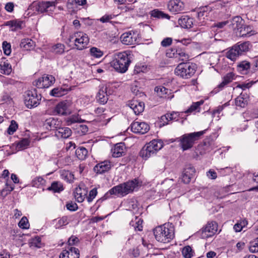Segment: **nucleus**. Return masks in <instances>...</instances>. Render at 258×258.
<instances>
[{
	"mask_svg": "<svg viewBox=\"0 0 258 258\" xmlns=\"http://www.w3.org/2000/svg\"><path fill=\"white\" fill-rule=\"evenodd\" d=\"M139 186V180L137 179L129 180L111 188L103 197V200L107 199L111 195L123 197L134 191Z\"/></svg>",
	"mask_w": 258,
	"mask_h": 258,
	"instance_id": "1",
	"label": "nucleus"
},
{
	"mask_svg": "<svg viewBox=\"0 0 258 258\" xmlns=\"http://www.w3.org/2000/svg\"><path fill=\"white\" fill-rule=\"evenodd\" d=\"M131 54L130 51H122L113 54L110 62L111 66L119 73H124L127 71L131 62Z\"/></svg>",
	"mask_w": 258,
	"mask_h": 258,
	"instance_id": "2",
	"label": "nucleus"
},
{
	"mask_svg": "<svg viewBox=\"0 0 258 258\" xmlns=\"http://www.w3.org/2000/svg\"><path fill=\"white\" fill-rule=\"evenodd\" d=\"M155 238L157 241L167 243L174 237V228L172 224L165 223L155 227L153 230Z\"/></svg>",
	"mask_w": 258,
	"mask_h": 258,
	"instance_id": "3",
	"label": "nucleus"
},
{
	"mask_svg": "<svg viewBox=\"0 0 258 258\" xmlns=\"http://www.w3.org/2000/svg\"><path fill=\"white\" fill-rule=\"evenodd\" d=\"M204 131L185 134L178 139L179 145L183 151L191 149L204 134Z\"/></svg>",
	"mask_w": 258,
	"mask_h": 258,
	"instance_id": "4",
	"label": "nucleus"
},
{
	"mask_svg": "<svg viewBox=\"0 0 258 258\" xmlns=\"http://www.w3.org/2000/svg\"><path fill=\"white\" fill-rule=\"evenodd\" d=\"M196 71V64L193 63H180L175 69V75L183 79L191 78Z\"/></svg>",
	"mask_w": 258,
	"mask_h": 258,
	"instance_id": "5",
	"label": "nucleus"
},
{
	"mask_svg": "<svg viewBox=\"0 0 258 258\" xmlns=\"http://www.w3.org/2000/svg\"><path fill=\"white\" fill-rule=\"evenodd\" d=\"M68 41L70 43H74L75 48L81 50L87 47L89 42V38L86 33L77 32L69 36Z\"/></svg>",
	"mask_w": 258,
	"mask_h": 258,
	"instance_id": "6",
	"label": "nucleus"
},
{
	"mask_svg": "<svg viewBox=\"0 0 258 258\" xmlns=\"http://www.w3.org/2000/svg\"><path fill=\"white\" fill-rule=\"evenodd\" d=\"M57 4L56 1H46L34 2L30 6L31 9L38 13H47L49 15L52 14Z\"/></svg>",
	"mask_w": 258,
	"mask_h": 258,
	"instance_id": "7",
	"label": "nucleus"
},
{
	"mask_svg": "<svg viewBox=\"0 0 258 258\" xmlns=\"http://www.w3.org/2000/svg\"><path fill=\"white\" fill-rule=\"evenodd\" d=\"M24 103L28 108L37 107L40 103L41 95L38 94L35 89L28 90L24 95Z\"/></svg>",
	"mask_w": 258,
	"mask_h": 258,
	"instance_id": "8",
	"label": "nucleus"
},
{
	"mask_svg": "<svg viewBox=\"0 0 258 258\" xmlns=\"http://www.w3.org/2000/svg\"><path fill=\"white\" fill-rule=\"evenodd\" d=\"M113 92L112 85L110 83L100 86L96 96L97 101L102 104H105L108 100V96L112 94Z\"/></svg>",
	"mask_w": 258,
	"mask_h": 258,
	"instance_id": "9",
	"label": "nucleus"
},
{
	"mask_svg": "<svg viewBox=\"0 0 258 258\" xmlns=\"http://www.w3.org/2000/svg\"><path fill=\"white\" fill-rule=\"evenodd\" d=\"M218 230V225L215 222H208L200 231L201 237L207 238L213 236Z\"/></svg>",
	"mask_w": 258,
	"mask_h": 258,
	"instance_id": "10",
	"label": "nucleus"
},
{
	"mask_svg": "<svg viewBox=\"0 0 258 258\" xmlns=\"http://www.w3.org/2000/svg\"><path fill=\"white\" fill-rule=\"evenodd\" d=\"M55 78L51 75L44 74L42 77L36 80L34 83L37 88H48L55 82Z\"/></svg>",
	"mask_w": 258,
	"mask_h": 258,
	"instance_id": "11",
	"label": "nucleus"
},
{
	"mask_svg": "<svg viewBox=\"0 0 258 258\" xmlns=\"http://www.w3.org/2000/svg\"><path fill=\"white\" fill-rule=\"evenodd\" d=\"M185 5L181 0H170L167 4V9L174 14H179L184 10Z\"/></svg>",
	"mask_w": 258,
	"mask_h": 258,
	"instance_id": "12",
	"label": "nucleus"
},
{
	"mask_svg": "<svg viewBox=\"0 0 258 258\" xmlns=\"http://www.w3.org/2000/svg\"><path fill=\"white\" fill-rule=\"evenodd\" d=\"M138 36L137 32L130 31L121 35L120 40L124 45H133L137 42Z\"/></svg>",
	"mask_w": 258,
	"mask_h": 258,
	"instance_id": "13",
	"label": "nucleus"
},
{
	"mask_svg": "<svg viewBox=\"0 0 258 258\" xmlns=\"http://www.w3.org/2000/svg\"><path fill=\"white\" fill-rule=\"evenodd\" d=\"M131 131L136 134H144L147 133L150 126L145 122L134 121L131 125Z\"/></svg>",
	"mask_w": 258,
	"mask_h": 258,
	"instance_id": "14",
	"label": "nucleus"
},
{
	"mask_svg": "<svg viewBox=\"0 0 258 258\" xmlns=\"http://www.w3.org/2000/svg\"><path fill=\"white\" fill-rule=\"evenodd\" d=\"M196 173V169L194 167L191 165H187L185 166L181 176L182 181L185 184L190 182Z\"/></svg>",
	"mask_w": 258,
	"mask_h": 258,
	"instance_id": "15",
	"label": "nucleus"
},
{
	"mask_svg": "<svg viewBox=\"0 0 258 258\" xmlns=\"http://www.w3.org/2000/svg\"><path fill=\"white\" fill-rule=\"evenodd\" d=\"M79 250L77 248L68 246L60 253L59 258H79Z\"/></svg>",
	"mask_w": 258,
	"mask_h": 258,
	"instance_id": "16",
	"label": "nucleus"
},
{
	"mask_svg": "<svg viewBox=\"0 0 258 258\" xmlns=\"http://www.w3.org/2000/svg\"><path fill=\"white\" fill-rule=\"evenodd\" d=\"M61 121L57 118L49 117L45 120L44 125L49 130H58L61 126Z\"/></svg>",
	"mask_w": 258,
	"mask_h": 258,
	"instance_id": "17",
	"label": "nucleus"
},
{
	"mask_svg": "<svg viewBox=\"0 0 258 258\" xmlns=\"http://www.w3.org/2000/svg\"><path fill=\"white\" fill-rule=\"evenodd\" d=\"M70 104L67 101L60 102L54 107L53 113L55 114L64 115L70 113L69 107Z\"/></svg>",
	"mask_w": 258,
	"mask_h": 258,
	"instance_id": "18",
	"label": "nucleus"
},
{
	"mask_svg": "<svg viewBox=\"0 0 258 258\" xmlns=\"http://www.w3.org/2000/svg\"><path fill=\"white\" fill-rule=\"evenodd\" d=\"M235 79V75L233 73H227L223 78L222 82L218 85L217 87L213 90L215 93L222 90L223 88L227 84L231 83Z\"/></svg>",
	"mask_w": 258,
	"mask_h": 258,
	"instance_id": "19",
	"label": "nucleus"
},
{
	"mask_svg": "<svg viewBox=\"0 0 258 258\" xmlns=\"http://www.w3.org/2000/svg\"><path fill=\"white\" fill-rule=\"evenodd\" d=\"M112 166L109 161L105 160L95 165L94 170L97 173L102 174L109 171Z\"/></svg>",
	"mask_w": 258,
	"mask_h": 258,
	"instance_id": "20",
	"label": "nucleus"
},
{
	"mask_svg": "<svg viewBox=\"0 0 258 258\" xmlns=\"http://www.w3.org/2000/svg\"><path fill=\"white\" fill-rule=\"evenodd\" d=\"M88 190L86 188L78 187L74 191V196L78 202L82 203L86 198Z\"/></svg>",
	"mask_w": 258,
	"mask_h": 258,
	"instance_id": "21",
	"label": "nucleus"
},
{
	"mask_svg": "<svg viewBox=\"0 0 258 258\" xmlns=\"http://www.w3.org/2000/svg\"><path fill=\"white\" fill-rule=\"evenodd\" d=\"M230 25L233 31L236 33L242 26H244V21L240 16H235L230 20Z\"/></svg>",
	"mask_w": 258,
	"mask_h": 258,
	"instance_id": "22",
	"label": "nucleus"
},
{
	"mask_svg": "<svg viewBox=\"0 0 258 258\" xmlns=\"http://www.w3.org/2000/svg\"><path fill=\"white\" fill-rule=\"evenodd\" d=\"M178 23L182 28L189 29L192 27L194 20L188 16H183L178 19Z\"/></svg>",
	"mask_w": 258,
	"mask_h": 258,
	"instance_id": "23",
	"label": "nucleus"
},
{
	"mask_svg": "<svg viewBox=\"0 0 258 258\" xmlns=\"http://www.w3.org/2000/svg\"><path fill=\"white\" fill-rule=\"evenodd\" d=\"M128 106L136 115L142 113L144 109V104L142 102H139L137 100H133L130 102Z\"/></svg>",
	"mask_w": 258,
	"mask_h": 258,
	"instance_id": "24",
	"label": "nucleus"
},
{
	"mask_svg": "<svg viewBox=\"0 0 258 258\" xmlns=\"http://www.w3.org/2000/svg\"><path fill=\"white\" fill-rule=\"evenodd\" d=\"M125 146L122 143L116 144L113 148L111 149L112 155L114 158L120 157L122 156L124 153Z\"/></svg>",
	"mask_w": 258,
	"mask_h": 258,
	"instance_id": "25",
	"label": "nucleus"
},
{
	"mask_svg": "<svg viewBox=\"0 0 258 258\" xmlns=\"http://www.w3.org/2000/svg\"><path fill=\"white\" fill-rule=\"evenodd\" d=\"M236 34L240 37H249L254 34V32L252 30V28L250 26L244 24L243 26L240 28L238 31H236Z\"/></svg>",
	"mask_w": 258,
	"mask_h": 258,
	"instance_id": "26",
	"label": "nucleus"
},
{
	"mask_svg": "<svg viewBox=\"0 0 258 258\" xmlns=\"http://www.w3.org/2000/svg\"><path fill=\"white\" fill-rule=\"evenodd\" d=\"M23 23V22L22 21L14 20L5 22L4 24V26H9L11 31H16L18 29H21L22 28Z\"/></svg>",
	"mask_w": 258,
	"mask_h": 258,
	"instance_id": "27",
	"label": "nucleus"
},
{
	"mask_svg": "<svg viewBox=\"0 0 258 258\" xmlns=\"http://www.w3.org/2000/svg\"><path fill=\"white\" fill-rule=\"evenodd\" d=\"M154 155H155V154L153 152V150L150 149V147H149L147 144L143 147L140 152V156L145 160H147Z\"/></svg>",
	"mask_w": 258,
	"mask_h": 258,
	"instance_id": "28",
	"label": "nucleus"
},
{
	"mask_svg": "<svg viewBox=\"0 0 258 258\" xmlns=\"http://www.w3.org/2000/svg\"><path fill=\"white\" fill-rule=\"evenodd\" d=\"M69 90L70 88H68L56 87L51 90L50 95L54 97H58L66 94Z\"/></svg>",
	"mask_w": 258,
	"mask_h": 258,
	"instance_id": "29",
	"label": "nucleus"
},
{
	"mask_svg": "<svg viewBox=\"0 0 258 258\" xmlns=\"http://www.w3.org/2000/svg\"><path fill=\"white\" fill-rule=\"evenodd\" d=\"M150 149L153 150V152L156 154V153L159 151L163 146V142L160 140H153L149 143H147Z\"/></svg>",
	"mask_w": 258,
	"mask_h": 258,
	"instance_id": "30",
	"label": "nucleus"
},
{
	"mask_svg": "<svg viewBox=\"0 0 258 258\" xmlns=\"http://www.w3.org/2000/svg\"><path fill=\"white\" fill-rule=\"evenodd\" d=\"M34 42L29 38L23 39L20 44L21 48L24 50H30L34 48Z\"/></svg>",
	"mask_w": 258,
	"mask_h": 258,
	"instance_id": "31",
	"label": "nucleus"
},
{
	"mask_svg": "<svg viewBox=\"0 0 258 258\" xmlns=\"http://www.w3.org/2000/svg\"><path fill=\"white\" fill-rule=\"evenodd\" d=\"M240 55H241L240 52L235 45L232 46L226 53V56L232 61H235Z\"/></svg>",
	"mask_w": 258,
	"mask_h": 258,
	"instance_id": "32",
	"label": "nucleus"
},
{
	"mask_svg": "<svg viewBox=\"0 0 258 258\" xmlns=\"http://www.w3.org/2000/svg\"><path fill=\"white\" fill-rule=\"evenodd\" d=\"M1 73L3 74L9 75L12 72V69L8 60H2L0 63Z\"/></svg>",
	"mask_w": 258,
	"mask_h": 258,
	"instance_id": "33",
	"label": "nucleus"
},
{
	"mask_svg": "<svg viewBox=\"0 0 258 258\" xmlns=\"http://www.w3.org/2000/svg\"><path fill=\"white\" fill-rule=\"evenodd\" d=\"M57 131V136L64 139L68 138L72 133L71 130L68 127H61L60 126Z\"/></svg>",
	"mask_w": 258,
	"mask_h": 258,
	"instance_id": "34",
	"label": "nucleus"
},
{
	"mask_svg": "<svg viewBox=\"0 0 258 258\" xmlns=\"http://www.w3.org/2000/svg\"><path fill=\"white\" fill-rule=\"evenodd\" d=\"M204 103V101L200 100L193 103L191 105L184 111L185 113H190L194 112H199L200 111V106Z\"/></svg>",
	"mask_w": 258,
	"mask_h": 258,
	"instance_id": "35",
	"label": "nucleus"
},
{
	"mask_svg": "<svg viewBox=\"0 0 258 258\" xmlns=\"http://www.w3.org/2000/svg\"><path fill=\"white\" fill-rule=\"evenodd\" d=\"M211 11V8L208 6L201 8L198 11L197 17L199 19H201L202 18L204 19L205 17H207Z\"/></svg>",
	"mask_w": 258,
	"mask_h": 258,
	"instance_id": "36",
	"label": "nucleus"
},
{
	"mask_svg": "<svg viewBox=\"0 0 258 258\" xmlns=\"http://www.w3.org/2000/svg\"><path fill=\"white\" fill-rule=\"evenodd\" d=\"M49 190H52L54 192H59L63 190L62 183L58 181H54L50 186L47 188Z\"/></svg>",
	"mask_w": 258,
	"mask_h": 258,
	"instance_id": "37",
	"label": "nucleus"
},
{
	"mask_svg": "<svg viewBox=\"0 0 258 258\" xmlns=\"http://www.w3.org/2000/svg\"><path fill=\"white\" fill-rule=\"evenodd\" d=\"M29 245L30 247L32 248H40L42 245L41 238L38 236L32 238L29 241Z\"/></svg>",
	"mask_w": 258,
	"mask_h": 258,
	"instance_id": "38",
	"label": "nucleus"
},
{
	"mask_svg": "<svg viewBox=\"0 0 258 258\" xmlns=\"http://www.w3.org/2000/svg\"><path fill=\"white\" fill-rule=\"evenodd\" d=\"M247 224L248 221L245 219H241L234 225L233 229L236 232H240Z\"/></svg>",
	"mask_w": 258,
	"mask_h": 258,
	"instance_id": "39",
	"label": "nucleus"
},
{
	"mask_svg": "<svg viewBox=\"0 0 258 258\" xmlns=\"http://www.w3.org/2000/svg\"><path fill=\"white\" fill-rule=\"evenodd\" d=\"M14 189V185L13 184L7 182L6 183L5 187L1 191V196L4 198Z\"/></svg>",
	"mask_w": 258,
	"mask_h": 258,
	"instance_id": "40",
	"label": "nucleus"
},
{
	"mask_svg": "<svg viewBox=\"0 0 258 258\" xmlns=\"http://www.w3.org/2000/svg\"><path fill=\"white\" fill-rule=\"evenodd\" d=\"M82 121V119L78 114H73L66 119V123L68 125H71L73 123L81 122Z\"/></svg>",
	"mask_w": 258,
	"mask_h": 258,
	"instance_id": "41",
	"label": "nucleus"
},
{
	"mask_svg": "<svg viewBox=\"0 0 258 258\" xmlns=\"http://www.w3.org/2000/svg\"><path fill=\"white\" fill-rule=\"evenodd\" d=\"M249 43L248 42H244L242 43H238L235 45L238 51L240 52V54L242 55L244 52L248 51L249 49Z\"/></svg>",
	"mask_w": 258,
	"mask_h": 258,
	"instance_id": "42",
	"label": "nucleus"
},
{
	"mask_svg": "<svg viewBox=\"0 0 258 258\" xmlns=\"http://www.w3.org/2000/svg\"><path fill=\"white\" fill-rule=\"evenodd\" d=\"M88 154L87 150L84 147H80L76 150V155L80 160H83L86 159Z\"/></svg>",
	"mask_w": 258,
	"mask_h": 258,
	"instance_id": "43",
	"label": "nucleus"
},
{
	"mask_svg": "<svg viewBox=\"0 0 258 258\" xmlns=\"http://www.w3.org/2000/svg\"><path fill=\"white\" fill-rule=\"evenodd\" d=\"M65 46L61 43H57L52 47L51 51L56 54H61L64 52Z\"/></svg>",
	"mask_w": 258,
	"mask_h": 258,
	"instance_id": "44",
	"label": "nucleus"
},
{
	"mask_svg": "<svg viewBox=\"0 0 258 258\" xmlns=\"http://www.w3.org/2000/svg\"><path fill=\"white\" fill-rule=\"evenodd\" d=\"M142 223L143 220L141 218L136 217L135 221L132 220L130 223V225L134 226L136 230L142 231L143 228Z\"/></svg>",
	"mask_w": 258,
	"mask_h": 258,
	"instance_id": "45",
	"label": "nucleus"
},
{
	"mask_svg": "<svg viewBox=\"0 0 258 258\" xmlns=\"http://www.w3.org/2000/svg\"><path fill=\"white\" fill-rule=\"evenodd\" d=\"M60 176L61 178L70 182L74 179V175L70 171L65 170L60 171Z\"/></svg>",
	"mask_w": 258,
	"mask_h": 258,
	"instance_id": "46",
	"label": "nucleus"
},
{
	"mask_svg": "<svg viewBox=\"0 0 258 258\" xmlns=\"http://www.w3.org/2000/svg\"><path fill=\"white\" fill-rule=\"evenodd\" d=\"M194 253L191 247L189 245L184 247L182 250V254L184 258H191Z\"/></svg>",
	"mask_w": 258,
	"mask_h": 258,
	"instance_id": "47",
	"label": "nucleus"
},
{
	"mask_svg": "<svg viewBox=\"0 0 258 258\" xmlns=\"http://www.w3.org/2000/svg\"><path fill=\"white\" fill-rule=\"evenodd\" d=\"M135 8V7L133 4L122 5L118 7V9L120 10L121 13H132L134 11Z\"/></svg>",
	"mask_w": 258,
	"mask_h": 258,
	"instance_id": "48",
	"label": "nucleus"
},
{
	"mask_svg": "<svg viewBox=\"0 0 258 258\" xmlns=\"http://www.w3.org/2000/svg\"><path fill=\"white\" fill-rule=\"evenodd\" d=\"M89 51L90 55L95 58H100L103 54V52L102 51L95 47H93L91 48L90 49Z\"/></svg>",
	"mask_w": 258,
	"mask_h": 258,
	"instance_id": "49",
	"label": "nucleus"
},
{
	"mask_svg": "<svg viewBox=\"0 0 258 258\" xmlns=\"http://www.w3.org/2000/svg\"><path fill=\"white\" fill-rule=\"evenodd\" d=\"M151 16L157 18H166L168 19L170 18V16L166 14L163 13L162 12L158 10H154L151 12Z\"/></svg>",
	"mask_w": 258,
	"mask_h": 258,
	"instance_id": "50",
	"label": "nucleus"
},
{
	"mask_svg": "<svg viewBox=\"0 0 258 258\" xmlns=\"http://www.w3.org/2000/svg\"><path fill=\"white\" fill-rule=\"evenodd\" d=\"M68 223V217L67 216H63L56 221L55 227L56 228H60L63 226L67 225Z\"/></svg>",
	"mask_w": 258,
	"mask_h": 258,
	"instance_id": "51",
	"label": "nucleus"
},
{
	"mask_svg": "<svg viewBox=\"0 0 258 258\" xmlns=\"http://www.w3.org/2000/svg\"><path fill=\"white\" fill-rule=\"evenodd\" d=\"M18 225L22 229H28L30 225L27 218L25 216L23 217L19 222Z\"/></svg>",
	"mask_w": 258,
	"mask_h": 258,
	"instance_id": "52",
	"label": "nucleus"
},
{
	"mask_svg": "<svg viewBox=\"0 0 258 258\" xmlns=\"http://www.w3.org/2000/svg\"><path fill=\"white\" fill-rule=\"evenodd\" d=\"M45 182V180L41 177H37L34 178L32 181V185L34 187H39L41 185H43Z\"/></svg>",
	"mask_w": 258,
	"mask_h": 258,
	"instance_id": "53",
	"label": "nucleus"
},
{
	"mask_svg": "<svg viewBox=\"0 0 258 258\" xmlns=\"http://www.w3.org/2000/svg\"><path fill=\"white\" fill-rule=\"evenodd\" d=\"M17 128L18 124L15 120H12L11 122V124L9 126L7 132L9 135H12L14 133V132L16 131Z\"/></svg>",
	"mask_w": 258,
	"mask_h": 258,
	"instance_id": "54",
	"label": "nucleus"
},
{
	"mask_svg": "<svg viewBox=\"0 0 258 258\" xmlns=\"http://www.w3.org/2000/svg\"><path fill=\"white\" fill-rule=\"evenodd\" d=\"M30 141L28 138H24L22 139L18 144V147L19 149H25L29 145Z\"/></svg>",
	"mask_w": 258,
	"mask_h": 258,
	"instance_id": "55",
	"label": "nucleus"
},
{
	"mask_svg": "<svg viewBox=\"0 0 258 258\" xmlns=\"http://www.w3.org/2000/svg\"><path fill=\"white\" fill-rule=\"evenodd\" d=\"M97 189L96 188H94L91 190L89 193L88 196H87L86 199L88 203H91L95 198L97 195Z\"/></svg>",
	"mask_w": 258,
	"mask_h": 258,
	"instance_id": "56",
	"label": "nucleus"
},
{
	"mask_svg": "<svg viewBox=\"0 0 258 258\" xmlns=\"http://www.w3.org/2000/svg\"><path fill=\"white\" fill-rule=\"evenodd\" d=\"M3 48L4 53L7 55H9L11 53V45L10 43L7 41L3 42Z\"/></svg>",
	"mask_w": 258,
	"mask_h": 258,
	"instance_id": "57",
	"label": "nucleus"
},
{
	"mask_svg": "<svg viewBox=\"0 0 258 258\" xmlns=\"http://www.w3.org/2000/svg\"><path fill=\"white\" fill-rule=\"evenodd\" d=\"M177 52L176 58H178L183 61L186 60L188 59V55L182 50L177 49Z\"/></svg>",
	"mask_w": 258,
	"mask_h": 258,
	"instance_id": "58",
	"label": "nucleus"
},
{
	"mask_svg": "<svg viewBox=\"0 0 258 258\" xmlns=\"http://www.w3.org/2000/svg\"><path fill=\"white\" fill-rule=\"evenodd\" d=\"M238 67L241 71H247L250 67V63L247 61H242L238 65Z\"/></svg>",
	"mask_w": 258,
	"mask_h": 258,
	"instance_id": "59",
	"label": "nucleus"
},
{
	"mask_svg": "<svg viewBox=\"0 0 258 258\" xmlns=\"http://www.w3.org/2000/svg\"><path fill=\"white\" fill-rule=\"evenodd\" d=\"M155 91H156L158 96L162 97L163 95L167 93L168 89L163 86H158L155 87Z\"/></svg>",
	"mask_w": 258,
	"mask_h": 258,
	"instance_id": "60",
	"label": "nucleus"
},
{
	"mask_svg": "<svg viewBox=\"0 0 258 258\" xmlns=\"http://www.w3.org/2000/svg\"><path fill=\"white\" fill-rule=\"evenodd\" d=\"M249 249L251 252H258V237L255 240L250 242Z\"/></svg>",
	"mask_w": 258,
	"mask_h": 258,
	"instance_id": "61",
	"label": "nucleus"
},
{
	"mask_svg": "<svg viewBox=\"0 0 258 258\" xmlns=\"http://www.w3.org/2000/svg\"><path fill=\"white\" fill-rule=\"evenodd\" d=\"M246 104V100H245L241 96H238L235 99V104L237 106L244 107Z\"/></svg>",
	"mask_w": 258,
	"mask_h": 258,
	"instance_id": "62",
	"label": "nucleus"
},
{
	"mask_svg": "<svg viewBox=\"0 0 258 258\" xmlns=\"http://www.w3.org/2000/svg\"><path fill=\"white\" fill-rule=\"evenodd\" d=\"M180 113L178 112H172L170 113H167V117L170 121L173 120H178Z\"/></svg>",
	"mask_w": 258,
	"mask_h": 258,
	"instance_id": "63",
	"label": "nucleus"
},
{
	"mask_svg": "<svg viewBox=\"0 0 258 258\" xmlns=\"http://www.w3.org/2000/svg\"><path fill=\"white\" fill-rule=\"evenodd\" d=\"M114 17H115L114 15L106 14V15L103 16L99 19V20L100 21V22H101L102 23H107V22H109L111 19H113Z\"/></svg>",
	"mask_w": 258,
	"mask_h": 258,
	"instance_id": "64",
	"label": "nucleus"
}]
</instances>
